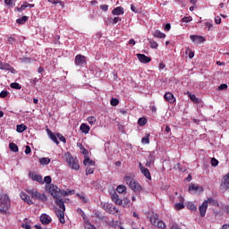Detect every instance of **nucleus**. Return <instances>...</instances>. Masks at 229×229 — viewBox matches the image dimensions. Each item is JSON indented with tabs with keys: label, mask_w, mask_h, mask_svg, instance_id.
I'll return each mask as SVG.
<instances>
[{
	"label": "nucleus",
	"mask_w": 229,
	"mask_h": 229,
	"mask_svg": "<svg viewBox=\"0 0 229 229\" xmlns=\"http://www.w3.org/2000/svg\"><path fill=\"white\" fill-rule=\"evenodd\" d=\"M49 192L51 196L55 199V203L59 207V210H65V201H64V199L62 197L64 196H71L74 194V190L72 191H64L60 190L58 186L52 184L49 187Z\"/></svg>",
	"instance_id": "1"
},
{
	"label": "nucleus",
	"mask_w": 229,
	"mask_h": 229,
	"mask_svg": "<svg viewBox=\"0 0 229 229\" xmlns=\"http://www.w3.org/2000/svg\"><path fill=\"white\" fill-rule=\"evenodd\" d=\"M64 157L71 169L80 171V161H78V158L72 157V154L70 152L64 153Z\"/></svg>",
	"instance_id": "2"
},
{
	"label": "nucleus",
	"mask_w": 229,
	"mask_h": 229,
	"mask_svg": "<svg viewBox=\"0 0 229 229\" xmlns=\"http://www.w3.org/2000/svg\"><path fill=\"white\" fill-rule=\"evenodd\" d=\"M0 212L1 214H6V212H8V210H10V197L8 196V194H4L3 196V194L0 193Z\"/></svg>",
	"instance_id": "3"
},
{
	"label": "nucleus",
	"mask_w": 229,
	"mask_h": 229,
	"mask_svg": "<svg viewBox=\"0 0 229 229\" xmlns=\"http://www.w3.org/2000/svg\"><path fill=\"white\" fill-rule=\"evenodd\" d=\"M28 194H30L32 198V199H39V201H47V197H46V194L39 193L37 191V190H28Z\"/></svg>",
	"instance_id": "4"
},
{
	"label": "nucleus",
	"mask_w": 229,
	"mask_h": 229,
	"mask_svg": "<svg viewBox=\"0 0 229 229\" xmlns=\"http://www.w3.org/2000/svg\"><path fill=\"white\" fill-rule=\"evenodd\" d=\"M74 62L75 65H79V67H85V65H87V57L82 55H77Z\"/></svg>",
	"instance_id": "5"
},
{
	"label": "nucleus",
	"mask_w": 229,
	"mask_h": 229,
	"mask_svg": "<svg viewBox=\"0 0 229 229\" xmlns=\"http://www.w3.org/2000/svg\"><path fill=\"white\" fill-rule=\"evenodd\" d=\"M220 187L222 191H229V173L222 178Z\"/></svg>",
	"instance_id": "6"
},
{
	"label": "nucleus",
	"mask_w": 229,
	"mask_h": 229,
	"mask_svg": "<svg viewBox=\"0 0 229 229\" xmlns=\"http://www.w3.org/2000/svg\"><path fill=\"white\" fill-rule=\"evenodd\" d=\"M29 176L30 179L33 180V182H38V183H44V179L42 178V175L38 174L34 172H30Z\"/></svg>",
	"instance_id": "7"
},
{
	"label": "nucleus",
	"mask_w": 229,
	"mask_h": 229,
	"mask_svg": "<svg viewBox=\"0 0 229 229\" xmlns=\"http://www.w3.org/2000/svg\"><path fill=\"white\" fill-rule=\"evenodd\" d=\"M128 185L130 189L134 191V192H140V191H142V186H140V184H139V182H135L133 179Z\"/></svg>",
	"instance_id": "8"
},
{
	"label": "nucleus",
	"mask_w": 229,
	"mask_h": 229,
	"mask_svg": "<svg viewBox=\"0 0 229 229\" xmlns=\"http://www.w3.org/2000/svg\"><path fill=\"white\" fill-rule=\"evenodd\" d=\"M0 69L1 71H9L13 74H15V72H17V71H15L14 68L7 63H0Z\"/></svg>",
	"instance_id": "9"
},
{
	"label": "nucleus",
	"mask_w": 229,
	"mask_h": 229,
	"mask_svg": "<svg viewBox=\"0 0 229 229\" xmlns=\"http://www.w3.org/2000/svg\"><path fill=\"white\" fill-rule=\"evenodd\" d=\"M55 215L57 216V217H58L60 223H62V225L65 224V210L56 209Z\"/></svg>",
	"instance_id": "10"
},
{
	"label": "nucleus",
	"mask_w": 229,
	"mask_h": 229,
	"mask_svg": "<svg viewBox=\"0 0 229 229\" xmlns=\"http://www.w3.org/2000/svg\"><path fill=\"white\" fill-rule=\"evenodd\" d=\"M190 38L194 44H203V42H205V38L203 36L191 35Z\"/></svg>",
	"instance_id": "11"
},
{
	"label": "nucleus",
	"mask_w": 229,
	"mask_h": 229,
	"mask_svg": "<svg viewBox=\"0 0 229 229\" xmlns=\"http://www.w3.org/2000/svg\"><path fill=\"white\" fill-rule=\"evenodd\" d=\"M139 167L140 173H142L148 180H151V173H149V169L145 168L142 163L139 164Z\"/></svg>",
	"instance_id": "12"
},
{
	"label": "nucleus",
	"mask_w": 229,
	"mask_h": 229,
	"mask_svg": "<svg viewBox=\"0 0 229 229\" xmlns=\"http://www.w3.org/2000/svg\"><path fill=\"white\" fill-rule=\"evenodd\" d=\"M47 135L49 137V139H51V140L53 142H55V144H60V141H58V136L57 134H55V132L51 131V130L49 129H47Z\"/></svg>",
	"instance_id": "13"
},
{
	"label": "nucleus",
	"mask_w": 229,
	"mask_h": 229,
	"mask_svg": "<svg viewBox=\"0 0 229 229\" xmlns=\"http://www.w3.org/2000/svg\"><path fill=\"white\" fill-rule=\"evenodd\" d=\"M137 58L141 64H149L151 62V58L144 54H137Z\"/></svg>",
	"instance_id": "14"
},
{
	"label": "nucleus",
	"mask_w": 229,
	"mask_h": 229,
	"mask_svg": "<svg viewBox=\"0 0 229 229\" xmlns=\"http://www.w3.org/2000/svg\"><path fill=\"white\" fill-rule=\"evenodd\" d=\"M52 219L51 216H49V215L47 214H42L40 216V222L42 223V225H49V223H51Z\"/></svg>",
	"instance_id": "15"
},
{
	"label": "nucleus",
	"mask_w": 229,
	"mask_h": 229,
	"mask_svg": "<svg viewBox=\"0 0 229 229\" xmlns=\"http://www.w3.org/2000/svg\"><path fill=\"white\" fill-rule=\"evenodd\" d=\"M111 199L112 201H114V203H115V205H123V199L119 198V195L117 194V192H114L111 195Z\"/></svg>",
	"instance_id": "16"
},
{
	"label": "nucleus",
	"mask_w": 229,
	"mask_h": 229,
	"mask_svg": "<svg viewBox=\"0 0 229 229\" xmlns=\"http://www.w3.org/2000/svg\"><path fill=\"white\" fill-rule=\"evenodd\" d=\"M207 208H208L207 202H203L202 205L199 206V210L200 212L201 217H205V216L207 214Z\"/></svg>",
	"instance_id": "17"
},
{
	"label": "nucleus",
	"mask_w": 229,
	"mask_h": 229,
	"mask_svg": "<svg viewBox=\"0 0 229 229\" xmlns=\"http://www.w3.org/2000/svg\"><path fill=\"white\" fill-rule=\"evenodd\" d=\"M20 196L21 199H23V201H25V203H28V205H33V200H31L28 194L21 192Z\"/></svg>",
	"instance_id": "18"
},
{
	"label": "nucleus",
	"mask_w": 229,
	"mask_h": 229,
	"mask_svg": "<svg viewBox=\"0 0 229 229\" xmlns=\"http://www.w3.org/2000/svg\"><path fill=\"white\" fill-rule=\"evenodd\" d=\"M164 98L165 99V101H168V103H174V101H176V99L174 98V95H173V93L171 92L165 93Z\"/></svg>",
	"instance_id": "19"
},
{
	"label": "nucleus",
	"mask_w": 229,
	"mask_h": 229,
	"mask_svg": "<svg viewBox=\"0 0 229 229\" xmlns=\"http://www.w3.org/2000/svg\"><path fill=\"white\" fill-rule=\"evenodd\" d=\"M83 164L86 167H95L96 165V161L89 158V157H86L83 161Z\"/></svg>",
	"instance_id": "20"
},
{
	"label": "nucleus",
	"mask_w": 229,
	"mask_h": 229,
	"mask_svg": "<svg viewBox=\"0 0 229 229\" xmlns=\"http://www.w3.org/2000/svg\"><path fill=\"white\" fill-rule=\"evenodd\" d=\"M113 15H124V8L118 6L112 11Z\"/></svg>",
	"instance_id": "21"
},
{
	"label": "nucleus",
	"mask_w": 229,
	"mask_h": 229,
	"mask_svg": "<svg viewBox=\"0 0 229 229\" xmlns=\"http://www.w3.org/2000/svg\"><path fill=\"white\" fill-rule=\"evenodd\" d=\"M187 95L190 99L193 101V103H196L197 105H199V103H201V99L198 98L196 95L191 93V91H187Z\"/></svg>",
	"instance_id": "22"
},
{
	"label": "nucleus",
	"mask_w": 229,
	"mask_h": 229,
	"mask_svg": "<svg viewBox=\"0 0 229 229\" xmlns=\"http://www.w3.org/2000/svg\"><path fill=\"white\" fill-rule=\"evenodd\" d=\"M26 130H28V126L24 125V123L16 126V131H18V133H22L26 131Z\"/></svg>",
	"instance_id": "23"
},
{
	"label": "nucleus",
	"mask_w": 229,
	"mask_h": 229,
	"mask_svg": "<svg viewBox=\"0 0 229 229\" xmlns=\"http://www.w3.org/2000/svg\"><path fill=\"white\" fill-rule=\"evenodd\" d=\"M80 130L82 133H89V131H90V127L87 123H82L81 124Z\"/></svg>",
	"instance_id": "24"
},
{
	"label": "nucleus",
	"mask_w": 229,
	"mask_h": 229,
	"mask_svg": "<svg viewBox=\"0 0 229 229\" xmlns=\"http://www.w3.org/2000/svg\"><path fill=\"white\" fill-rule=\"evenodd\" d=\"M153 37H155L156 38H165V34L157 30L153 32Z\"/></svg>",
	"instance_id": "25"
},
{
	"label": "nucleus",
	"mask_w": 229,
	"mask_h": 229,
	"mask_svg": "<svg viewBox=\"0 0 229 229\" xmlns=\"http://www.w3.org/2000/svg\"><path fill=\"white\" fill-rule=\"evenodd\" d=\"M148 44L151 47V49H157L158 48V43L155 41L153 38H148Z\"/></svg>",
	"instance_id": "26"
},
{
	"label": "nucleus",
	"mask_w": 229,
	"mask_h": 229,
	"mask_svg": "<svg viewBox=\"0 0 229 229\" xmlns=\"http://www.w3.org/2000/svg\"><path fill=\"white\" fill-rule=\"evenodd\" d=\"M100 207L102 208H104V210H106V212H110V213L113 212L112 208H110V204H108L106 202H102L100 204Z\"/></svg>",
	"instance_id": "27"
},
{
	"label": "nucleus",
	"mask_w": 229,
	"mask_h": 229,
	"mask_svg": "<svg viewBox=\"0 0 229 229\" xmlns=\"http://www.w3.org/2000/svg\"><path fill=\"white\" fill-rule=\"evenodd\" d=\"M204 203H207V205H213V207H217V205H219V203L216 202V199H212V198H208L207 200L204 201Z\"/></svg>",
	"instance_id": "28"
},
{
	"label": "nucleus",
	"mask_w": 229,
	"mask_h": 229,
	"mask_svg": "<svg viewBox=\"0 0 229 229\" xmlns=\"http://www.w3.org/2000/svg\"><path fill=\"white\" fill-rule=\"evenodd\" d=\"M9 148L13 153H17L19 151V146H17V144L13 143V142L9 144Z\"/></svg>",
	"instance_id": "29"
},
{
	"label": "nucleus",
	"mask_w": 229,
	"mask_h": 229,
	"mask_svg": "<svg viewBox=\"0 0 229 229\" xmlns=\"http://www.w3.org/2000/svg\"><path fill=\"white\" fill-rule=\"evenodd\" d=\"M50 162L51 159L49 157H42L39 159V164H41V165H48Z\"/></svg>",
	"instance_id": "30"
},
{
	"label": "nucleus",
	"mask_w": 229,
	"mask_h": 229,
	"mask_svg": "<svg viewBox=\"0 0 229 229\" xmlns=\"http://www.w3.org/2000/svg\"><path fill=\"white\" fill-rule=\"evenodd\" d=\"M17 24H26L28 22V16H23L16 20Z\"/></svg>",
	"instance_id": "31"
},
{
	"label": "nucleus",
	"mask_w": 229,
	"mask_h": 229,
	"mask_svg": "<svg viewBox=\"0 0 229 229\" xmlns=\"http://www.w3.org/2000/svg\"><path fill=\"white\" fill-rule=\"evenodd\" d=\"M116 191L119 194H123V192H126V186L118 185L117 188H116Z\"/></svg>",
	"instance_id": "32"
},
{
	"label": "nucleus",
	"mask_w": 229,
	"mask_h": 229,
	"mask_svg": "<svg viewBox=\"0 0 229 229\" xmlns=\"http://www.w3.org/2000/svg\"><path fill=\"white\" fill-rule=\"evenodd\" d=\"M11 89H15L16 90H21V89H22V86H21V84H19L18 82H13L10 85Z\"/></svg>",
	"instance_id": "33"
},
{
	"label": "nucleus",
	"mask_w": 229,
	"mask_h": 229,
	"mask_svg": "<svg viewBox=\"0 0 229 229\" xmlns=\"http://www.w3.org/2000/svg\"><path fill=\"white\" fill-rule=\"evenodd\" d=\"M148 123V119L141 117L138 120V124L140 126H146V123Z\"/></svg>",
	"instance_id": "34"
},
{
	"label": "nucleus",
	"mask_w": 229,
	"mask_h": 229,
	"mask_svg": "<svg viewBox=\"0 0 229 229\" xmlns=\"http://www.w3.org/2000/svg\"><path fill=\"white\" fill-rule=\"evenodd\" d=\"M95 166H86V174H92L94 173Z\"/></svg>",
	"instance_id": "35"
},
{
	"label": "nucleus",
	"mask_w": 229,
	"mask_h": 229,
	"mask_svg": "<svg viewBox=\"0 0 229 229\" xmlns=\"http://www.w3.org/2000/svg\"><path fill=\"white\" fill-rule=\"evenodd\" d=\"M175 169H178L179 171H182V173H185L187 171V168L182 167V165L179 163L174 166Z\"/></svg>",
	"instance_id": "36"
},
{
	"label": "nucleus",
	"mask_w": 229,
	"mask_h": 229,
	"mask_svg": "<svg viewBox=\"0 0 229 229\" xmlns=\"http://www.w3.org/2000/svg\"><path fill=\"white\" fill-rule=\"evenodd\" d=\"M133 181V178H131V176L130 175H126L124 177V182L127 185H129L130 183H131V182Z\"/></svg>",
	"instance_id": "37"
},
{
	"label": "nucleus",
	"mask_w": 229,
	"mask_h": 229,
	"mask_svg": "<svg viewBox=\"0 0 229 229\" xmlns=\"http://www.w3.org/2000/svg\"><path fill=\"white\" fill-rule=\"evenodd\" d=\"M142 144H149V134L141 139Z\"/></svg>",
	"instance_id": "38"
},
{
	"label": "nucleus",
	"mask_w": 229,
	"mask_h": 229,
	"mask_svg": "<svg viewBox=\"0 0 229 229\" xmlns=\"http://www.w3.org/2000/svg\"><path fill=\"white\" fill-rule=\"evenodd\" d=\"M57 139H59V140H61V142H64V144H65L67 142V140H65V137H64V135L57 133Z\"/></svg>",
	"instance_id": "39"
},
{
	"label": "nucleus",
	"mask_w": 229,
	"mask_h": 229,
	"mask_svg": "<svg viewBox=\"0 0 229 229\" xmlns=\"http://www.w3.org/2000/svg\"><path fill=\"white\" fill-rule=\"evenodd\" d=\"M110 103L112 106H117V105H119V99L112 98Z\"/></svg>",
	"instance_id": "40"
},
{
	"label": "nucleus",
	"mask_w": 229,
	"mask_h": 229,
	"mask_svg": "<svg viewBox=\"0 0 229 229\" xmlns=\"http://www.w3.org/2000/svg\"><path fill=\"white\" fill-rule=\"evenodd\" d=\"M199 186L196 184H191L189 186V191H199Z\"/></svg>",
	"instance_id": "41"
},
{
	"label": "nucleus",
	"mask_w": 229,
	"mask_h": 229,
	"mask_svg": "<svg viewBox=\"0 0 229 229\" xmlns=\"http://www.w3.org/2000/svg\"><path fill=\"white\" fill-rule=\"evenodd\" d=\"M175 208L177 210H182V208H185V206L183 205V203L180 202V203H176L175 204Z\"/></svg>",
	"instance_id": "42"
},
{
	"label": "nucleus",
	"mask_w": 229,
	"mask_h": 229,
	"mask_svg": "<svg viewBox=\"0 0 229 229\" xmlns=\"http://www.w3.org/2000/svg\"><path fill=\"white\" fill-rule=\"evenodd\" d=\"M157 226V228L165 229V224L163 221H158Z\"/></svg>",
	"instance_id": "43"
},
{
	"label": "nucleus",
	"mask_w": 229,
	"mask_h": 229,
	"mask_svg": "<svg viewBox=\"0 0 229 229\" xmlns=\"http://www.w3.org/2000/svg\"><path fill=\"white\" fill-rule=\"evenodd\" d=\"M43 182H45V183H47V185L51 184V182H52V181H51V176H49V175L45 176Z\"/></svg>",
	"instance_id": "44"
},
{
	"label": "nucleus",
	"mask_w": 229,
	"mask_h": 229,
	"mask_svg": "<svg viewBox=\"0 0 229 229\" xmlns=\"http://www.w3.org/2000/svg\"><path fill=\"white\" fill-rule=\"evenodd\" d=\"M219 161H217V159L216 158H211V165H213V167H216V165H218Z\"/></svg>",
	"instance_id": "45"
},
{
	"label": "nucleus",
	"mask_w": 229,
	"mask_h": 229,
	"mask_svg": "<svg viewBox=\"0 0 229 229\" xmlns=\"http://www.w3.org/2000/svg\"><path fill=\"white\" fill-rule=\"evenodd\" d=\"M88 123L89 124H94V123H96V117H94V116L88 117Z\"/></svg>",
	"instance_id": "46"
},
{
	"label": "nucleus",
	"mask_w": 229,
	"mask_h": 229,
	"mask_svg": "<svg viewBox=\"0 0 229 229\" xmlns=\"http://www.w3.org/2000/svg\"><path fill=\"white\" fill-rule=\"evenodd\" d=\"M28 8V3L22 4L21 7H18L17 10L18 12H23V10Z\"/></svg>",
	"instance_id": "47"
},
{
	"label": "nucleus",
	"mask_w": 229,
	"mask_h": 229,
	"mask_svg": "<svg viewBox=\"0 0 229 229\" xmlns=\"http://www.w3.org/2000/svg\"><path fill=\"white\" fill-rule=\"evenodd\" d=\"M157 216H150V223H152V225H157Z\"/></svg>",
	"instance_id": "48"
},
{
	"label": "nucleus",
	"mask_w": 229,
	"mask_h": 229,
	"mask_svg": "<svg viewBox=\"0 0 229 229\" xmlns=\"http://www.w3.org/2000/svg\"><path fill=\"white\" fill-rule=\"evenodd\" d=\"M188 208H190V210H192L193 212L196 211L198 209V208L196 207V205L191 203L188 205Z\"/></svg>",
	"instance_id": "49"
},
{
	"label": "nucleus",
	"mask_w": 229,
	"mask_h": 229,
	"mask_svg": "<svg viewBox=\"0 0 229 229\" xmlns=\"http://www.w3.org/2000/svg\"><path fill=\"white\" fill-rule=\"evenodd\" d=\"M191 21H192V18L191 16H185L182 19V22H191Z\"/></svg>",
	"instance_id": "50"
},
{
	"label": "nucleus",
	"mask_w": 229,
	"mask_h": 229,
	"mask_svg": "<svg viewBox=\"0 0 229 229\" xmlns=\"http://www.w3.org/2000/svg\"><path fill=\"white\" fill-rule=\"evenodd\" d=\"M100 10H102L103 12H108V4H101Z\"/></svg>",
	"instance_id": "51"
},
{
	"label": "nucleus",
	"mask_w": 229,
	"mask_h": 229,
	"mask_svg": "<svg viewBox=\"0 0 229 229\" xmlns=\"http://www.w3.org/2000/svg\"><path fill=\"white\" fill-rule=\"evenodd\" d=\"M7 96H8V91H7V90H3V91H1V93H0V98H6Z\"/></svg>",
	"instance_id": "52"
},
{
	"label": "nucleus",
	"mask_w": 229,
	"mask_h": 229,
	"mask_svg": "<svg viewBox=\"0 0 229 229\" xmlns=\"http://www.w3.org/2000/svg\"><path fill=\"white\" fill-rule=\"evenodd\" d=\"M37 83H38V78H34L33 80L30 81V84L32 87H35L37 85Z\"/></svg>",
	"instance_id": "53"
},
{
	"label": "nucleus",
	"mask_w": 229,
	"mask_h": 229,
	"mask_svg": "<svg viewBox=\"0 0 229 229\" xmlns=\"http://www.w3.org/2000/svg\"><path fill=\"white\" fill-rule=\"evenodd\" d=\"M226 89H228V85H226V84H221L218 87V90H226Z\"/></svg>",
	"instance_id": "54"
},
{
	"label": "nucleus",
	"mask_w": 229,
	"mask_h": 229,
	"mask_svg": "<svg viewBox=\"0 0 229 229\" xmlns=\"http://www.w3.org/2000/svg\"><path fill=\"white\" fill-rule=\"evenodd\" d=\"M147 160L151 164H155V157H153L151 154L148 156Z\"/></svg>",
	"instance_id": "55"
},
{
	"label": "nucleus",
	"mask_w": 229,
	"mask_h": 229,
	"mask_svg": "<svg viewBox=\"0 0 229 229\" xmlns=\"http://www.w3.org/2000/svg\"><path fill=\"white\" fill-rule=\"evenodd\" d=\"M7 6H13V0H4Z\"/></svg>",
	"instance_id": "56"
},
{
	"label": "nucleus",
	"mask_w": 229,
	"mask_h": 229,
	"mask_svg": "<svg viewBox=\"0 0 229 229\" xmlns=\"http://www.w3.org/2000/svg\"><path fill=\"white\" fill-rule=\"evenodd\" d=\"M122 19L121 17H114L113 19V24H117V22H121Z\"/></svg>",
	"instance_id": "57"
},
{
	"label": "nucleus",
	"mask_w": 229,
	"mask_h": 229,
	"mask_svg": "<svg viewBox=\"0 0 229 229\" xmlns=\"http://www.w3.org/2000/svg\"><path fill=\"white\" fill-rule=\"evenodd\" d=\"M165 133L171 136V127H169V125L165 126Z\"/></svg>",
	"instance_id": "58"
},
{
	"label": "nucleus",
	"mask_w": 229,
	"mask_h": 229,
	"mask_svg": "<svg viewBox=\"0 0 229 229\" xmlns=\"http://www.w3.org/2000/svg\"><path fill=\"white\" fill-rule=\"evenodd\" d=\"M131 10L134 13H139V10H137V7H135V5H133V4L131 5Z\"/></svg>",
	"instance_id": "59"
},
{
	"label": "nucleus",
	"mask_w": 229,
	"mask_h": 229,
	"mask_svg": "<svg viewBox=\"0 0 229 229\" xmlns=\"http://www.w3.org/2000/svg\"><path fill=\"white\" fill-rule=\"evenodd\" d=\"M30 153H31V148L30 146H26L25 154L30 155Z\"/></svg>",
	"instance_id": "60"
},
{
	"label": "nucleus",
	"mask_w": 229,
	"mask_h": 229,
	"mask_svg": "<svg viewBox=\"0 0 229 229\" xmlns=\"http://www.w3.org/2000/svg\"><path fill=\"white\" fill-rule=\"evenodd\" d=\"M48 3H53V4H62V1H60V0H48Z\"/></svg>",
	"instance_id": "61"
},
{
	"label": "nucleus",
	"mask_w": 229,
	"mask_h": 229,
	"mask_svg": "<svg viewBox=\"0 0 229 229\" xmlns=\"http://www.w3.org/2000/svg\"><path fill=\"white\" fill-rule=\"evenodd\" d=\"M21 228H24V229H31V226H30L29 224H22V225H21Z\"/></svg>",
	"instance_id": "62"
},
{
	"label": "nucleus",
	"mask_w": 229,
	"mask_h": 229,
	"mask_svg": "<svg viewBox=\"0 0 229 229\" xmlns=\"http://www.w3.org/2000/svg\"><path fill=\"white\" fill-rule=\"evenodd\" d=\"M215 22H216V24H221V17L216 16V17L215 18Z\"/></svg>",
	"instance_id": "63"
},
{
	"label": "nucleus",
	"mask_w": 229,
	"mask_h": 229,
	"mask_svg": "<svg viewBox=\"0 0 229 229\" xmlns=\"http://www.w3.org/2000/svg\"><path fill=\"white\" fill-rule=\"evenodd\" d=\"M169 30H171V24H170V23H166V24L165 25V31H169Z\"/></svg>",
	"instance_id": "64"
}]
</instances>
